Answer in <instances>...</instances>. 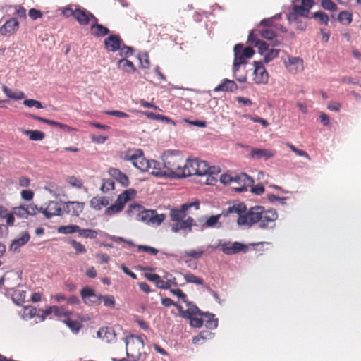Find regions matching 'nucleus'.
<instances>
[{"label": "nucleus", "mask_w": 361, "mask_h": 361, "mask_svg": "<svg viewBox=\"0 0 361 361\" xmlns=\"http://www.w3.org/2000/svg\"><path fill=\"white\" fill-rule=\"evenodd\" d=\"M69 243H71L72 248L75 250L76 254L82 255L86 252L85 247L81 243L75 240H71Z\"/></svg>", "instance_id": "nucleus-48"}, {"label": "nucleus", "mask_w": 361, "mask_h": 361, "mask_svg": "<svg viewBox=\"0 0 361 361\" xmlns=\"http://www.w3.org/2000/svg\"><path fill=\"white\" fill-rule=\"evenodd\" d=\"M14 16L21 20L26 19V12L24 7L21 5L14 6Z\"/></svg>", "instance_id": "nucleus-54"}, {"label": "nucleus", "mask_w": 361, "mask_h": 361, "mask_svg": "<svg viewBox=\"0 0 361 361\" xmlns=\"http://www.w3.org/2000/svg\"><path fill=\"white\" fill-rule=\"evenodd\" d=\"M260 37L271 41V44L269 45L272 47H277L280 44V39L276 38V35H275L274 31L271 28L266 27L261 30Z\"/></svg>", "instance_id": "nucleus-25"}, {"label": "nucleus", "mask_w": 361, "mask_h": 361, "mask_svg": "<svg viewBox=\"0 0 361 361\" xmlns=\"http://www.w3.org/2000/svg\"><path fill=\"white\" fill-rule=\"evenodd\" d=\"M64 323L69 329L75 331H78L81 328L80 322L77 320H72L69 317L65 318Z\"/></svg>", "instance_id": "nucleus-50"}, {"label": "nucleus", "mask_w": 361, "mask_h": 361, "mask_svg": "<svg viewBox=\"0 0 361 361\" xmlns=\"http://www.w3.org/2000/svg\"><path fill=\"white\" fill-rule=\"evenodd\" d=\"M109 32V30L107 27L98 24L97 22L93 23L92 26H90V33L97 37H104L107 35Z\"/></svg>", "instance_id": "nucleus-30"}, {"label": "nucleus", "mask_w": 361, "mask_h": 361, "mask_svg": "<svg viewBox=\"0 0 361 361\" xmlns=\"http://www.w3.org/2000/svg\"><path fill=\"white\" fill-rule=\"evenodd\" d=\"M322 6L324 10L336 11L337 6L331 0H322Z\"/></svg>", "instance_id": "nucleus-59"}, {"label": "nucleus", "mask_w": 361, "mask_h": 361, "mask_svg": "<svg viewBox=\"0 0 361 361\" xmlns=\"http://www.w3.org/2000/svg\"><path fill=\"white\" fill-rule=\"evenodd\" d=\"M0 219H5L8 226H13L14 224V214L8 212L7 209L2 206H0Z\"/></svg>", "instance_id": "nucleus-34"}, {"label": "nucleus", "mask_w": 361, "mask_h": 361, "mask_svg": "<svg viewBox=\"0 0 361 361\" xmlns=\"http://www.w3.org/2000/svg\"><path fill=\"white\" fill-rule=\"evenodd\" d=\"M72 17L78 21V24L82 26L87 25L91 20L97 23V18L92 13L80 7H76L75 15Z\"/></svg>", "instance_id": "nucleus-15"}, {"label": "nucleus", "mask_w": 361, "mask_h": 361, "mask_svg": "<svg viewBox=\"0 0 361 361\" xmlns=\"http://www.w3.org/2000/svg\"><path fill=\"white\" fill-rule=\"evenodd\" d=\"M78 236L83 238H90V239H96L97 235L99 234V231L96 230L92 229H82L80 228V231H78Z\"/></svg>", "instance_id": "nucleus-41"}, {"label": "nucleus", "mask_w": 361, "mask_h": 361, "mask_svg": "<svg viewBox=\"0 0 361 361\" xmlns=\"http://www.w3.org/2000/svg\"><path fill=\"white\" fill-rule=\"evenodd\" d=\"M178 311H179L180 315H181L183 318H190V317H193V315H204L205 314H202L200 312V310L195 305L189 306L186 310H183L181 305H177Z\"/></svg>", "instance_id": "nucleus-29"}, {"label": "nucleus", "mask_w": 361, "mask_h": 361, "mask_svg": "<svg viewBox=\"0 0 361 361\" xmlns=\"http://www.w3.org/2000/svg\"><path fill=\"white\" fill-rule=\"evenodd\" d=\"M80 297L85 305H97L102 302L104 295L96 294L94 289L87 286L80 290Z\"/></svg>", "instance_id": "nucleus-12"}, {"label": "nucleus", "mask_w": 361, "mask_h": 361, "mask_svg": "<svg viewBox=\"0 0 361 361\" xmlns=\"http://www.w3.org/2000/svg\"><path fill=\"white\" fill-rule=\"evenodd\" d=\"M166 219V215L164 214H158L152 218V220H149L145 222L147 224H152L159 226L162 222Z\"/></svg>", "instance_id": "nucleus-52"}, {"label": "nucleus", "mask_w": 361, "mask_h": 361, "mask_svg": "<svg viewBox=\"0 0 361 361\" xmlns=\"http://www.w3.org/2000/svg\"><path fill=\"white\" fill-rule=\"evenodd\" d=\"M76 8H79V6L69 5L62 8V15L66 18L74 16L76 13Z\"/></svg>", "instance_id": "nucleus-55"}, {"label": "nucleus", "mask_w": 361, "mask_h": 361, "mask_svg": "<svg viewBox=\"0 0 361 361\" xmlns=\"http://www.w3.org/2000/svg\"><path fill=\"white\" fill-rule=\"evenodd\" d=\"M312 18L315 19H318L319 20L320 23L327 25L328 21H329V18L328 17L327 14H326L323 11H317L314 13H313Z\"/></svg>", "instance_id": "nucleus-51"}, {"label": "nucleus", "mask_w": 361, "mask_h": 361, "mask_svg": "<svg viewBox=\"0 0 361 361\" xmlns=\"http://www.w3.org/2000/svg\"><path fill=\"white\" fill-rule=\"evenodd\" d=\"M253 80L257 85H265L268 82V73L262 62L254 61Z\"/></svg>", "instance_id": "nucleus-14"}, {"label": "nucleus", "mask_w": 361, "mask_h": 361, "mask_svg": "<svg viewBox=\"0 0 361 361\" xmlns=\"http://www.w3.org/2000/svg\"><path fill=\"white\" fill-rule=\"evenodd\" d=\"M314 6L313 0H301L300 5H294L288 14V21H298L300 18H307L310 10Z\"/></svg>", "instance_id": "nucleus-8"}, {"label": "nucleus", "mask_w": 361, "mask_h": 361, "mask_svg": "<svg viewBox=\"0 0 361 361\" xmlns=\"http://www.w3.org/2000/svg\"><path fill=\"white\" fill-rule=\"evenodd\" d=\"M126 355L132 360L138 361L141 355V350L144 347L143 338L141 336H134L133 334L128 336L126 338Z\"/></svg>", "instance_id": "nucleus-5"}, {"label": "nucleus", "mask_w": 361, "mask_h": 361, "mask_svg": "<svg viewBox=\"0 0 361 361\" xmlns=\"http://www.w3.org/2000/svg\"><path fill=\"white\" fill-rule=\"evenodd\" d=\"M254 49L251 47H244L241 44L234 47V63H233V72L234 74L240 69V66L246 64L247 59L254 55Z\"/></svg>", "instance_id": "nucleus-7"}, {"label": "nucleus", "mask_w": 361, "mask_h": 361, "mask_svg": "<svg viewBox=\"0 0 361 361\" xmlns=\"http://www.w3.org/2000/svg\"><path fill=\"white\" fill-rule=\"evenodd\" d=\"M218 246L221 247L224 254L228 255H235L240 252L245 253L247 250V245L238 242L220 241Z\"/></svg>", "instance_id": "nucleus-10"}, {"label": "nucleus", "mask_w": 361, "mask_h": 361, "mask_svg": "<svg viewBox=\"0 0 361 361\" xmlns=\"http://www.w3.org/2000/svg\"><path fill=\"white\" fill-rule=\"evenodd\" d=\"M234 183L239 184L240 187L235 188V190L242 192L247 190V188L252 187L254 183L253 178L247 176L245 173H240L234 177Z\"/></svg>", "instance_id": "nucleus-20"}, {"label": "nucleus", "mask_w": 361, "mask_h": 361, "mask_svg": "<svg viewBox=\"0 0 361 361\" xmlns=\"http://www.w3.org/2000/svg\"><path fill=\"white\" fill-rule=\"evenodd\" d=\"M200 160L197 159H187L183 166L180 168V172H176L174 174V178H185L187 176H192L194 171L198 167Z\"/></svg>", "instance_id": "nucleus-13"}, {"label": "nucleus", "mask_w": 361, "mask_h": 361, "mask_svg": "<svg viewBox=\"0 0 361 361\" xmlns=\"http://www.w3.org/2000/svg\"><path fill=\"white\" fill-rule=\"evenodd\" d=\"M84 203L78 201H69L62 204V209L71 216H79L82 213Z\"/></svg>", "instance_id": "nucleus-17"}, {"label": "nucleus", "mask_w": 361, "mask_h": 361, "mask_svg": "<svg viewBox=\"0 0 361 361\" xmlns=\"http://www.w3.org/2000/svg\"><path fill=\"white\" fill-rule=\"evenodd\" d=\"M278 217L276 210L274 209H267L261 216L260 221H257L258 226L260 229H273L275 227V221Z\"/></svg>", "instance_id": "nucleus-11"}, {"label": "nucleus", "mask_w": 361, "mask_h": 361, "mask_svg": "<svg viewBox=\"0 0 361 361\" xmlns=\"http://www.w3.org/2000/svg\"><path fill=\"white\" fill-rule=\"evenodd\" d=\"M203 316H204L205 318H207V319H205V321H204L205 322V324H204L205 327H207L209 329H214L216 328L217 319L213 318V317H214L213 314H203Z\"/></svg>", "instance_id": "nucleus-47"}, {"label": "nucleus", "mask_w": 361, "mask_h": 361, "mask_svg": "<svg viewBox=\"0 0 361 361\" xmlns=\"http://www.w3.org/2000/svg\"><path fill=\"white\" fill-rule=\"evenodd\" d=\"M29 17L32 20H36L42 17V13L39 10L32 8L29 10Z\"/></svg>", "instance_id": "nucleus-64"}, {"label": "nucleus", "mask_w": 361, "mask_h": 361, "mask_svg": "<svg viewBox=\"0 0 361 361\" xmlns=\"http://www.w3.org/2000/svg\"><path fill=\"white\" fill-rule=\"evenodd\" d=\"M30 240V234L23 231L20 233V237L13 240L11 244V250L17 252L20 247L25 245Z\"/></svg>", "instance_id": "nucleus-24"}, {"label": "nucleus", "mask_w": 361, "mask_h": 361, "mask_svg": "<svg viewBox=\"0 0 361 361\" xmlns=\"http://www.w3.org/2000/svg\"><path fill=\"white\" fill-rule=\"evenodd\" d=\"M121 159L125 161H130L134 167L142 172L149 170L150 161L144 157L141 149H129L122 154Z\"/></svg>", "instance_id": "nucleus-3"}, {"label": "nucleus", "mask_w": 361, "mask_h": 361, "mask_svg": "<svg viewBox=\"0 0 361 361\" xmlns=\"http://www.w3.org/2000/svg\"><path fill=\"white\" fill-rule=\"evenodd\" d=\"M125 204L121 202H116L114 204L107 207L105 210V214L111 216L120 213L124 208Z\"/></svg>", "instance_id": "nucleus-39"}, {"label": "nucleus", "mask_w": 361, "mask_h": 361, "mask_svg": "<svg viewBox=\"0 0 361 361\" xmlns=\"http://www.w3.org/2000/svg\"><path fill=\"white\" fill-rule=\"evenodd\" d=\"M208 171H209V166H208L207 162L200 161L197 169L194 171L195 173H193V176H203L207 175Z\"/></svg>", "instance_id": "nucleus-43"}, {"label": "nucleus", "mask_w": 361, "mask_h": 361, "mask_svg": "<svg viewBox=\"0 0 361 361\" xmlns=\"http://www.w3.org/2000/svg\"><path fill=\"white\" fill-rule=\"evenodd\" d=\"M338 21L341 24L348 25L350 24L351 21H353V15L350 12L347 11H341L338 13Z\"/></svg>", "instance_id": "nucleus-42"}, {"label": "nucleus", "mask_w": 361, "mask_h": 361, "mask_svg": "<svg viewBox=\"0 0 361 361\" xmlns=\"http://www.w3.org/2000/svg\"><path fill=\"white\" fill-rule=\"evenodd\" d=\"M2 91H4V94L6 95L7 97L11 99L21 100L25 98V94L23 92L13 91L5 85H2Z\"/></svg>", "instance_id": "nucleus-32"}, {"label": "nucleus", "mask_w": 361, "mask_h": 361, "mask_svg": "<svg viewBox=\"0 0 361 361\" xmlns=\"http://www.w3.org/2000/svg\"><path fill=\"white\" fill-rule=\"evenodd\" d=\"M191 207L199 209V201L184 204L178 209H171L169 216H170L171 221L173 222L171 226V231L173 233H176L181 231L191 232L192 227L194 226V219L192 217L185 219L187 216V211Z\"/></svg>", "instance_id": "nucleus-1"}, {"label": "nucleus", "mask_w": 361, "mask_h": 361, "mask_svg": "<svg viewBox=\"0 0 361 361\" xmlns=\"http://www.w3.org/2000/svg\"><path fill=\"white\" fill-rule=\"evenodd\" d=\"M137 251L145 252L154 256L159 253V250H157L156 248L149 247L148 245H137Z\"/></svg>", "instance_id": "nucleus-57"}, {"label": "nucleus", "mask_w": 361, "mask_h": 361, "mask_svg": "<svg viewBox=\"0 0 361 361\" xmlns=\"http://www.w3.org/2000/svg\"><path fill=\"white\" fill-rule=\"evenodd\" d=\"M266 210L262 206H255L249 209L245 213L240 215L237 219V224L239 226H246L251 227L260 221L262 215Z\"/></svg>", "instance_id": "nucleus-6"}, {"label": "nucleus", "mask_w": 361, "mask_h": 361, "mask_svg": "<svg viewBox=\"0 0 361 361\" xmlns=\"http://www.w3.org/2000/svg\"><path fill=\"white\" fill-rule=\"evenodd\" d=\"M283 62L288 72L293 75L304 71V61L300 57L288 55L286 58L283 59Z\"/></svg>", "instance_id": "nucleus-9"}, {"label": "nucleus", "mask_w": 361, "mask_h": 361, "mask_svg": "<svg viewBox=\"0 0 361 361\" xmlns=\"http://www.w3.org/2000/svg\"><path fill=\"white\" fill-rule=\"evenodd\" d=\"M251 157H257L258 159H264L268 160L274 157V151L265 149L254 148L251 150Z\"/></svg>", "instance_id": "nucleus-28"}, {"label": "nucleus", "mask_w": 361, "mask_h": 361, "mask_svg": "<svg viewBox=\"0 0 361 361\" xmlns=\"http://www.w3.org/2000/svg\"><path fill=\"white\" fill-rule=\"evenodd\" d=\"M247 211L246 205L244 202H234L232 205L228 206V208L224 209L220 214L223 217L237 216L242 215Z\"/></svg>", "instance_id": "nucleus-16"}, {"label": "nucleus", "mask_w": 361, "mask_h": 361, "mask_svg": "<svg viewBox=\"0 0 361 361\" xmlns=\"http://www.w3.org/2000/svg\"><path fill=\"white\" fill-rule=\"evenodd\" d=\"M149 169H152L151 173L157 177H169V174L166 173V169H164L162 162L152 160L149 162Z\"/></svg>", "instance_id": "nucleus-26"}, {"label": "nucleus", "mask_w": 361, "mask_h": 361, "mask_svg": "<svg viewBox=\"0 0 361 361\" xmlns=\"http://www.w3.org/2000/svg\"><path fill=\"white\" fill-rule=\"evenodd\" d=\"M185 162L184 157L178 151H165L161 155V163L164 169H166L165 174H169V178H173L176 172H180V168Z\"/></svg>", "instance_id": "nucleus-2"}, {"label": "nucleus", "mask_w": 361, "mask_h": 361, "mask_svg": "<svg viewBox=\"0 0 361 361\" xmlns=\"http://www.w3.org/2000/svg\"><path fill=\"white\" fill-rule=\"evenodd\" d=\"M248 42L251 44H254V46L258 47V53L263 56V62L264 63H268L279 56V49H271L268 48L270 44H268L264 41L256 39L254 37L253 32L249 33Z\"/></svg>", "instance_id": "nucleus-4"}, {"label": "nucleus", "mask_w": 361, "mask_h": 361, "mask_svg": "<svg viewBox=\"0 0 361 361\" xmlns=\"http://www.w3.org/2000/svg\"><path fill=\"white\" fill-rule=\"evenodd\" d=\"M19 28V23L16 18H11L4 25L0 27V35L7 36L13 35Z\"/></svg>", "instance_id": "nucleus-21"}, {"label": "nucleus", "mask_w": 361, "mask_h": 361, "mask_svg": "<svg viewBox=\"0 0 361 361\" xmlns=\"http://www.w3.org/2000/svg\"><path fill=\"white\" fill-rule=\"evenodd\" d=\"M104 45L107 51L116 52L124 44H122V39L116 35H111L104 40Z\"/></svg>", "instance_id": "nucleus-19"}, {"label": "nucleus", "mask_w": 361, "mask_h": 361, "mask_svg": "<svg viewBox=\"0 0 361 361\" xmlns=\"http://www.w3.org/2000/svg\"><path fill=\"white\" fill-rule=\"evenodd\" d=\"M79 229H80V227L78 225H64L58 227L57 233L67 235L77 233Z\"/></svg>", "instance_id": "nucleus-40"}, {"label": "nucleus", "mask_w": 361, "mask_h": 361, "mask_svg": "<svg viewBox=\"0 0 361 361\" xmlns=\"http://www.w3.org/2000/svg\"><path fill=\"white\" fill-rule=\"evenodd\" d=\"M101 191L103 193H106L111 190H114L115 189V183L112 179L107 178L103 180V183L101 185Z\"/></svg>", "instance_id": "nucleus-46"}, {"label": "nucleus", "mask_w": 361, "mask_h": 361, "mask_svg": "<svg viewBox=\"0 0 361 361\" xmlns=\"http://www.w3.org/2000/svg\"><path fill=\"white\" fill-rule=\"evenodd\" d=\"M109 204V200L106 196H96L90 201V208L95 211H99Z\"/></svg>", "instance_id": "nucleus-23"}, {"label": "nucleus", "mask_w": 361, "mask_h": 361, "mask_svg": "<svg viewBox=\"0 0 361 361\" xmlns=\"http://www.w3.org/2000/svg\"><path fill=\"white\" fill-rule=\"evenodd\" d=\"M51 313H54L56 317H63L65 318H69L68 316L70 315V312L65 311L64 308L58 306H50L44 312L46 317Z\"/></svg>", "instance_id": "nucleus-31"}, {"label": "nucleus", "mask_w": 361, "mask_h": 361, "mask_svg": "<svg viewBox=\"0 0 361 361\" xmlns=\"http://www.w3.org/2000/svg\"><path fill=\"white\" fill-rule=\"evenodd\" d=\"M102 302H103L104 305H105V307H110L112 309L115 307L116 302H115V298H114L113 295H104V297L102 298Z\"/></svg>", "instance_id": "nucleus-53"}, {"label": "nucleus", "mask_w": 361, "mask_h": 361, "mask_svg": "<svg viewBox=\"0 0 361 361\" xmlns=\"http://www.w3.org/2000/svg\"><path fill=\"white\" fill-rule=\"evenodd\" d=\"M238 90V85H235V81L231 80L229 79H224L223 82H221L219 85L214 87V91L216 92H235Z\"/></svg>", "instance_id": "nucleus-27"}, {"label": "nucleus", "mask_w": 361, "mask_h": 361, "mask_svg": "<svg viewBox=\"0 0 361 361\" xmlns=\"http://www.w3.org/2000/svg\"><path fill=\"white\" fill-rule=\"evenodd\" d=\"M287 146L288 148L290 149V150H292V152L293 153L296 154V155L301 157H305L310 160L309 154H307V153L305 150L299 149L296 147L293 146V145H291L290 143H287Z\"/></svg>", "instance_id": "nucleus-56"}, {"label": "nucleus", "mask_w": 361, "mask_h": 361, "mask_svg": "<svg viewBox=\"0 0 361 361\" xmlns=\"http://www.w3.org/2000/svg\"><path fill=\"white\" fill-rule=\"evenodd\" d=\"M136 194V192H135L134 189H129L118 196L117 200H116V202H121L126 204L131 199H133Z\"/></svg>", "instance_id": "nucleus-35"}, {"label": "nucleus", "mask_w": 361, "mask_h": 361, "mask_svg": "<svg viewBox=\"0 0 361 361\" xmlns=\"http://www.w3.org/2000/svg\"><path fill=\"white\" fill-rule=\"evenodd\" d=\"M98 336L101 337V338L106 337L108 342H109L111 340L115 338V335L114 334L113 331H111L109 328H106V329L103 328V329H99L98 331Z\"/></svg>", "instance_id": "nucleus-49"}, {"label": "nucleus", "mask_w": 361, "mask_h": 361, "mask_svg": "<svg viewBox=\"0 0 361 361\" xmlns=\"http://www.w3.org/2000/svg\"><path fill=\"white\" fill-rule=\"evenodd\" d=\"M23 105L27 107H35L37 109H42V105L40 102L32 99L23 100Z\"/></svg>", "instance_id": "nucleus-58"}, {"label": "nucleus", "mask_w": 361, "mask_h": 361, "mask_svg": "<svg viewBox=\"0 0 361 361\" xmlns=\"http://www.w3.org/2000/svg\"><path fill=\"white\" fill-rule=\"evenodd\" d=\"M203 250H191L185 251V256L194 259H199L203 255Z\"/></svg>", "instance_id": "nucleus-62"}, {"label": "nucleus", "mask_w": 361, "mask_h": 361, "mask_svg": "<svg viewBox=\"0 0 361 361\" xmlns=\"http://www.w3.org/2000/svg\"><path fill=\"white\" fill-rule=\"evenodd\" d=\"M13 214L18 218H27L29 216H34L35 212L30 211L25 206H20L13 208Z\"/></svg>", "instance_id": "nucleus-37"}, {"label": "nucleus", "mask_w": 361, "mask_h": 361, "mask_svg": "<svg viewBox=\"0 0 361 361\" xmlns=\"http://www.w3.org/2000/svg\"><path fill=\"white\" fill-rule=\"evenodd\" d=\"M183 277L186 283L203 285V279L192 273H186L184 274Z\"/></svg>", "instance_id": "nucleus-45"}, {"label": "nucleus", "mask_w": 361, "mask_h": 361, "mask_svg": "<svg viewBox=\"0 0 361 361\" xmlns=\"http://www.w3.org/2000/svg\"><path fill=\"white\" fill-rule=\"evenodd\" d=\"M67 183H68L69 185L78 189L82 187V182L74 176L68 177V178H67Z\"/></svg>", "instance_id": "nucleus-63"}, {"label": "nucleus", "mask_w": 361, "mask_h": 361, "mask_svg": "<svg viewBox=\"0 0 361 361\" xmlns=\"http://www.w3.org/2000/svg\"><path fill=\"white\" fill-rule=\"evenodd\" d=\"M23 133L29 137L30 140L41 141L44 137V134L40 130H23Z\"/></svg>", "instance_id": "nucleus-36"}, {"label": "nucleus", "mask_w": 361, "mask_h": 361, "mask_svg": "<svg viewBox=\"0 0 361 361\" xmlns=\"http://www.w3.org/2000/svg\"><path fill=\"white\" fill-rule=\"evenodd\" d=\"M152 282H154V284H156L157 288L161 290H169V288H171V286H173L172 283L166 281H164L162 279H159L157 281H154Z\"/></svg>", "instance_id": "nucleus-61"}, {"label": "nucleus", "mask_w": 361, "mask_h": 361, "mask_svg": "<svg viewBox=\"0 0 361 361\" xmlns=\"http://www.w3.org/2000/svg\"><path fill=\"white\" fill-rule=\"evenodd\" d=\"M117 51H119V54L121 56L129 57L133 54V49L132 47L127 45H123V47H120Z\"/></svg>", "instance_id": "nucleus-60"}, {"label": "nucleus", "mask_w": 361, "mask_h": 361, "mask_svg": "<svg viewBox=\"0 0 361 361\" xmlns=\"http://www.w3.org/2000/svg\"><path fill=\"white\" fill-rule=\"evenodd\" d=\"M222 216L221 214H217L216 216H210V217L207 218L205 220L204 224H203V227L204 228H220L221 226V224L219 221Z\"/></svg>", "instance_id": "nucleus-33"}, {"label": "nucleus", "mask_w": 361, "mask_h": 361, "mask_svg": "<svg viewBox=\"0 0 361 361\" xmlns=\"http://www.w3.org/2000/svg\"><path fill=\"white\" fill-rule=\"evenodd\" d=\"M157 214L155 210H142L138 214V219L140 221L147 222L152 220V218L156 216Z\"/></svg>", "instance_id": "nucleus-44"}, {"label": "nucleus", "mask_w": 361, "mask_h": 361, "mask_svg": "<svg viewBox=\"0 0 361 361\" xmlns=\"http://www.w3.org/2000/svg\"><path fill=\"white\" fill-rule=\"evenodd\" d=\"M118 67H119V69L123 70L127 73L135 72V66L133 63L126 59H122L118 61Z\"/></svg>", "instance_id": "nucleus-38"}, {"label": "nucleus", "mask_w": 361, "mask_h": 361, "mask_svg": "<svg viewBox=\"0 0 361 361\" xmlns=\"http://www.w3.org/2000/svg\"><path fill=\"white\" fill-rule=\"evenodd\" d=\"M109 175L111 178L116 180L118 183L121 184L123 187L129 185V178H128L126 174L114 167H111L108 170Z\"/></svg>", "instance_id": "nucleus-22"}, {"label": "nucleus", "mask_w": 361, "mask_h": 361, "mask_svg": "<svg viewBox=\"0 0 361 361\" xmlns=\"http://www.w3.org/2000/svg\"><path fill=\"white\" fill-rule=\"evenodd\" d=\"M62 210L61 204L56 201H49L45 208L41 207V209H39V212H41L47 219L60 216Z\"/></svg>", "instance_id": "nucleus-18"}]
</instances>
